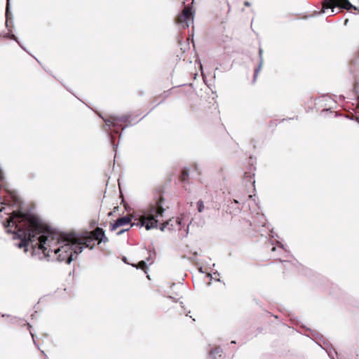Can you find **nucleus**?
Instances as JSON below:
<instances>
[{
  "label": "nucleus",
  "instance_id": "nucleus-1",
  "mask_svg": "<svg viewBox=\"0 0 359 359\" xmlns=\"http://www.w3.org/2000/svg\"><path fill=\"white\" fill-rule=\"evenodd\" d=\"M4 226L20 239L18 248L27 252L31 247L32 257L39 260L45 257V224L37 216L14 211Z\"/></svg>",
  "mask_w": 359,
  "mask_h": 359
},
{
  "label": "nucleus",
  "instance_id": "nucleus-2",
  "mask_svg": "<svg viewBox=\"0 0 359 359\" xmlns=\"http://www.w3.org/2000/svg\"><path fill=\"white\" fill-rule=\"evenodd\" d=\"M46 239V260L65 262L68 264L91 242L89 237L62 233L47 224Z\"/></svg>",
  "mask_w": 359,
  "mask_h": 359
},
{
  "label": "nucleus",
  "instance_id": "nucleus-3",
  "mask_svg": "<svg viewBox=\"0 0 359 359\" xmlns=\"http://www.w3.org/2000/svg\"><path fill=\"white\" fill-rule=\"evenodd\" d=\"M164 212L163 200L160 199L140 212L137 225L144 226L147 230L157 229L158 219L163 217Z\"/></svg>",
  "mask_w": 359,
  "mask_h": 359
},
{
  "label": "nucleus",
  "instance_id": "nucleus-4",
  "mask_svg": "<svg viewBox=\"0 0 359 359\" xmlns=\"http://www.w3.org/2000/svg\"><path fill=\"white\" fill-rule=\"evenodd\" d=\"M340 8L357 10L356 7L353 6L348 0H325L323 4V13H327L330 15L336 13L335 9L339 10Z\"/></svg>",
  "mask_w": 359,
  "mask_h": 359
},
{
  "label": "nucleus",
  "instance_id": "nucleus-5",
  "mask_svg": "<svg viewBox=\"0 0 359 359\" xmlns=\"http://www.w3.org/2000/svg\"><path fill=\"white\" fill-rule=\"evenodd\" d=\"M194 14L191 8L186 6L180 16L178 18L177 22L183 27H189L194 22Z\"/></svg>",
  "mask_w": 359,
  "mask_h": 359
},
{
  "label": "nucleus",
  "instance_id": "nucleus-6",
  "mask_svg": "<svg viewBox=\"0 0 359 359\" xmlns=\"http://www.w3.org/2000/svg\"><path fill=\"white\" fill-rule=\"evenodd\" d=\"M100 117L103 119L105 123L106 127H107V130H109L111 126L118 127L119 126V123H126L129 121L130 117V115H124V116H117V115H110L108 118H104L100 115Z\"/></svg>",
  "mask_w": 359,
  "mask_h": 359
},
{
  "label": "nucleus",
  "instance_id": "nucleus-7",
  "mask_svg": "<svg viewBox=\"0 0 359 359\" xmlns=\"http://www.w3.org/2000/svg\"><path fill=\"white\" fill-rule=\"evenodd\" d=\"M182 217H178L168 220V230L180 231L182 228L186 226V224L182 222Z\"/></svg>",
  "mask_w": 359,
  "mask_h": 359
},
{
  "label": "nucleus",
  "instance_id": "nucleus-8",
  "mask_svg": "<svg viewBox=\"0 0 359 359\" xmlns=\"http://www.w3.org/2000/svg\"><path fill=\"white\" fill-rule=\"evenodd\" d=\"M130 222H131V219L128 216H124V217L118 218L116 220L114 221V222L113 224H111V227H110V231H114L118 227L130 224Z\"/></svg>",
  "mask_w": 359,
  "mask_h": 359
},
{
  "label": "nucleus",
  "instance_id": "nucleus-9",
  "mask_svg": "<svg viewBox=\"0 0 359 359\" xmlns=\"http://www.w3.org/2000/svg\"><path fill=\"white\" fill-rule=\"evenodd\" d=\"M94 238L99 242L107 243L108 242V238L105 236L104 231L100 227L96 228L94 230Z\"/></svg>",
  "mask_w": 359,
  "mask_h": 359
},
{
  "label": "nucleus",
  "instance_id": "nucleus-10",
  "mask_svg": "<svg viewBox=\"0 0 359 359\" xmlns=\"http://www.w3.org/2000/svg\"><path fill=\"white\" fill-rule=\"evenodd\" d=\"M262 52H263L262 49L261 48H259V63L258 67L255 69L254 78H253L254 82L256 81L258 74L261 71V69L262 67V64H263Z\"/></svg>",
  "mask_w": 359,
  "mask_h": 359
},
{
  "label": "nucleus",
  "instance_id": "nucleus-11",
  "mask_svg": "<svg viewBox=\"0 0 359 359\" xmlns=\"http://www.w3.org/2000/svg\"><path fill=\"white\" fill-rule=\"evenodd\" d=\"M222 349L220 348H215L212 351H211L210 353V356L211 359H222Z\"/></svg>",
  "mask_w": 359,
  "mask_h": 359
},
{
  "label": "nucleus",
  "instance_id": "nucleus-12",
  "mask_svg": "<svg viewBox=\"0 0 359 359\" xmlns=\"http://www.w3.org/2000/svg\"><path fill=\"white\" fill-rule=\"evenodd\" d=\"M136 267H137V269H141L144 270L145 272H147L146 269L147 267V262L145 261H141L138 263V264Z\"/></svg>",
  "mask_w": 359,
  "mask_h": 359
},
{
  "label": "nucleus",
  "instance_id": "nucleus-13",
  "mask_svg": "<svg viewBox=\"0 0 359 359\" xmlns=\"http://www.w3.org/2000/svg\"><path fill=\"white\" fill-rule=\"evenodd\" d=\"M196 206H197V210L199 212H202L205 209L203 202L201 200L197 202Z\"/></svg>",
  "mask_w": 359,
  "mask_h": 359
},
{
  "label": "nucleus",
  "instance_id": "nucleus-14",
  "mask_svg": "<svg viewBox=\"0 0 359 359\" xmlns=\"http://www.w3.org/2000/svg\"><path fill=\"white\" fill-rule=\"evenodd\" d=\"M160 230L161 231H165V229H168V225L167 224V222H165V223H162L159 227Z\"/></svg>",
  "mask_w": 359,
  "mask_h": 359
},
{
  "label": "nucleus",
  "instance_id": "nucleus-15",
  "mask_svg": "<svg viewBox=\"0 0 359 359\" xmlns=\"http://www.w3.org/2000/svg\"><path fill=\"white\" fill-rule=\"evenodd\" d=\"M189 233V225L187 226V228L185 229L184 230V233H182L181 235H180V237L181 238H185L187 236Z\"/></svg>",
  "mask_w": 359,
  "mask_h": 359
},
{
  "label": "nucleus",
  "instance_id": "nucleus-16",
  "mask_svg": "<svg viewBox=\"0 0 359 359\" xmlns=\"http://www.w3.org/2000/svg\"><path fill=\"white\" fill-rule=\"evenodd\" d=\"M188 175H189V172L187 170H184L182 172V180L186 181Z\"/></svg>",
  "mask_w": 359,
  "mask_h": 359
},
{
  "label": "nucleus",
  "instance_id": "nucleus-17",
  "mask_svg": "<svg viewBox=\"0 0 359 359\" xmlns=\"http://www.w3.org/2000/svg\"><path fill=\"white\" fill-rule=\"evenodd\" d=\"M130 228H127V229H123L118 231L116 232V235L117 236H120L121 235L122 233H123L124 232H126L128 231H129Z\"/></svg>",
  "mask_w": 359,
  "mask_h": 359
},
{
  "label": "nucleus",
  "instance_id": "nucleus-18",
  "mask_svg": "<svg viewBox=\"0 0 359 359\" xmlns=\"http://www.w3.org/2000/svg\"><path fill=\"white\" fill-rule=\"evenodd\" d=\"M278 248H280L282 250H284L283 245L280 243H279V242H278Z\"/></svg>",
  "mask_w": 359,
  "mask_h": 359
},
{
  "label": "nucleus",
  "instance_id": "nucleus-19",
  "mask_svg": "<svg viewBox=\"0 0 359 359\" xmlns=\"http://www.w3.org/2000/svg\"><path fill=\"white\" fill-rule=\"evenodd\" d=\"M11 197L12 198L13 202H15L16 201L15 196L11 195Z\"/></svg>",
  "mask_w": 359,
  "mask_h": 359
},
{
  "label": "nucleus",
  "instance_id": "nucleus-20",
  "mask_svg": "<svg viewBox=\"0 0 359 359\" xmlns=\"http://www.w3.org/2000/svg\"><path fill=\"white\" fill-rule=\"evenodd\" d=\"M147 262H149V264H151L153 263V260L151 259L150 258L147 259Z\"/></svg>",
  "mask_w": 359,
  "mask_h": 359
},
{
  "label": "nucleus",
  "instance_id": "nucleus-21",
  "mask_svg": "<svg viewBox=\"0 0 359 359\" xmlns=\"http://www.w3.org/2000/svg\"><path fill=\"white\" fill-rule=\"evenodd\" d=\"M8 5H9V0H7L6 13H8Z\"/></svg>",
  "mask_w": 359,
  "mask_h": 359
},
{
  "label": "nucleus",
  "instance_id": "nucleus-22",
  "mask_svg": "<svg viewBox=\"0 0 359 359\" xmlns=\"http://www.w3.org/2000/svg\"><path fill=\"white\" fill-rule=\"evenodd\" d=\"M244 4H245V6H250V2H248V1H245Z\"/></svg>",
  "mask_w": 359,
  "mask_h": 359
},
{
  "label": "nucleus",
  "instance_id": "nucleus-23",
  "mask_svg": "<svg viewBox=\"0 0 359 359\" xmlns=\"http://www.w3.org/2000/svg\"><path fill=\"white\" fill-rule=\"evenodd\" d=\"M232 203H238V201L237 200H234L233 202Z\"/></svg>",
  "mask_w": 359,
  "mask_h": 359
},
{
  "label": "nucleus",
  "instance_id": "nucleus-24",
  "mask_svg": "<svg viewBox=\"0 0 359 359\" xmlns=\"http://www.w3.org/2000/svg\"><path fill=\"white\" fill-rule=\"evenodd\" d=\"M328 356H329L330 358H331L332 359H334L333 357H332V355H331L330 354H328Z\"/></svg>",
  "mask_w": 359,
  "mask_h": 359
},
{
  "label": "nucleus",
  "instance_id": "nucleus-25",
  "mask_svg": "<svg viewBox=\"0 0 359 359\" xmlns=\"http://www.w3.org/2000/svg\"><path fill=\"white\" fill-rule=\"evenodd\" d=\"M328 356H329L330 358H331L332 359H334L333 357H332V355H331L330 354H328Z\"/></svg>",
  "mask_w": 359,
  "mask_h": 359
},
{
  "label": "nucleus",
  "instance_id": "nucleus-26",
  "mask_svg": "<svg viewBox=\"0 0 359 359\" xmlns=\"http://www.w3.org/2000/svg\"><path fill=\"white\" fill-rule=\"evenodd\" d=\"M328 356H329L330 358H331L332 359H334L333 357H332V355H331L330 354H328Z\"/></svg>",
  "mask_w": 359,
  "mask_h": 359
},
{
  "label": "nucleus",
  "instance_id": "nucleus-27",
  "mask_svg": "<svg viewBox=\"0 0 359 359\" xmlns=\"http://www.w3.org/2000/svg\"><path fill=\"white\" fill-rule=\"evenodd\" d=\"M276 247H273V248H272V251H275V250H276Z\"/></svg>",
  "mask_w": 359,
  "mask_h": 359
},
{
  "label": "nucleus",
  "instance_id": "nucleus-28",
  "mask_svg": "<svg viewBox=\"0 0 359 359\" xmlns=\"http://www.w3.org/2000/svg\"><path fill=\"white\" fill-rule=\"evenodd\" d=\"M208 276L210 277V278H212V274L208 273Z\"/></svg>",
  "mask_w": 359,
  "mask_h": 359
},
{
  "label": "nucleus",
  "instance_id": "nucleus-29",
  "mask_svg": "<svg viewBox=\"0 0 359 359\" xmlns=\"http://www.w3.org/2000/svg\"><path fill=\"white\" fill-rule=\"evenodd\" d=\"M127 127V126H124L122 128V130H123L126 128Z\"/></svg>",
  "mask_w": 359,
  "mask_h": 359
},
{
  "label": "nucleus",
  "instance_id": "nucleus-30",
  "mask_svg": "<svg viewBox=\"0 0 359 359\" xmlns=\"http://www.w3.org/2000/svg\"><path fill=\"white\" fill-rule=\"evenodd\" d=\"M134 225H135V224H131L130 227L133 226Z\"/></svg>",
  "mask_w": 359,
  "mask_h": 359
},
{
  "label": "nucleus",
  "instance_id": "nucleus-31",
  "mask_svg": "<svg viewBox=\"0 0 359 359\" xmlns=\"http://www.w3.org/2000/svg\"><path fill=\"white\" fill-rule=\"evenodd\" d=\"M280 262H286L285 261H283L281 259H280Z\"/></svg>",
  "mask_w": 359,
  "mask_h": 359
},
{
  "label": "nucleus",
  "instance_id": "nucleus-32",
  "mask_svg": "<svg viewBox=\"0 0 359 359\" xmlns=\"http://www.w3.org/2000/svg\"><path fill=\"white\" fill-rule=\"evenodd\" d=\"M199 271H200V272L203 273L202 268H201Z\"/></svg>",
  "mask_w": 359,
  "mask_h": 359
}]
</instances>
